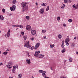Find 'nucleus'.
<instances>
[{
    "instance_id": "f257e3e1",
    "label": "nucleus",
    "mask_w": 78,
    "mask_h": 78,
    "mask_svg": "<svg viewBox=\"0 0 78 78\" xmlns=\"http://www.w3.org/2000/svg\"><path fill=\"white\" fill-rule=\"evenodd\" d=\"M21 5L23 6V8H25V9L26 11H28V5H26V3L23 2H22L21 3Z\"/></svg>"
},
{
    "instance_id": "f03ea898",
    "label": "nucleus",
    "mask_w": 78,
    "mask_h": 78,
    "mask_svg": "<svg viewBox=\"0 0 78 78\" xmlns=\"http://www.w3.org/2000/svg\"><path fill=\"white\" fill-rule=\"evenodd\" d=\"M29 44H30V42L28 41L27 44H26L24 45V47H27V48H30L31 47V45H29Z\"/></svg>"
},
{
    "instance_id": "7ed1b4c3",
    "label": "nucleus",
    "mask_w": 78,
    "mask_h": 78,
    "mask_svg": "<svg viewBox=\"0 0 78 78\" xmlns=\"http://www.w3.org/2000/svg\"><path fill=\"white\" fill-rule=\"evenodd\" d=\"M10 9L11 11H14L16 10V5H13L12 7H10Z\"/></svg>"
},
{
    "instance_id": "20e7f679",
    "label": "nucleus",
    "mask_w": 78,
    "mask_h": 78,
    "mask_svg": "<svg viewBox=\"0 0 78 78\" xmlns=\"http://www.w3.org/2000/svg\"><path fill=\"white\" fill-rule=\"evenodd\" d=\"M26 30H28V31H30L32 30L31 27L30 25H28L26 26Z\"/></svg>"
},
{
    "instance_id": "39448f33",
    "label": "nucleus",
    "mask_w": 78,
    "mask_h": 78,
    "mask_svg": "<svg viewBox=\"0 0 78 78\" xmlns=\"http://www.w3.org/2000/svg\"><path fill=\"white\" fill-rule=\"evenodd\" d=\"M31 33L32 35H35L36 34V30H31Z\"/></svg>"
},
{
    "instance_id": "423d86ee",
    "label": "nucleus",
    "mask_w": 78,
    "mask_h": 78,
    "mask_svg": "<svg viewBox=\"0 0 78 78\" xmlns=\"http://www.w3.org/2000/svg\"><path fill=\"white\" fill-rule=\"evenodd\" d=\"M39 45H40V44L39 43H37L36 45H35V50H37V48H39Z\"/></svg>"
},
{
    "instance_id": "0eeeda50",
    "label": "nucleus",
    "mask_w": 78,
    "mask_h": 78,
    "mask_svg": "<svg viewBox=\"0 0 78 78\" xmlns=\"http://www.w3.org/2000/svg\"><path fill=\"white\" fill-rule=\"evenodd\" d=\"M44 12V9H41L40 10V13L41 14H42Z\"/></svg>"
},
{
    "instance_id": "6e6552de",
    "label": "nucleus",
    "mask_w": 78,
    "mask_h": 78,
    "mask_svg": "<svg viewBox=\"0 0 78 78\" xmlns=\"http://www.w3.org/2000/svg\"><path fill=\"white\" fill-rule=\"evenodd\" d=\"M10 33H11V30H9L7 34V37H9V36H10Z\"/></svg>"
},
{
    "instance_id": "1a4fd4ad",
    "label": "nucleus",
    "mask_w": 78,
    "mask_h": 78,
    "mask_svg": "<svg viewBox=\"0 0 78 78\" xmlns=\"http://www.w3.org/2000/svg\"><path fill=\"white\" fill-rule=\"evenodd\" d=\"M26 61L27 64H31V62H30V59H28L26 60Z\"/></svg>"
},
{
    "instance_id": "9d476101",
    "label": "nucleus",
    "mask_w": 78,
    "mask_h": 78,
    "mask_svg": "<svg viewBox=\"0 0 78 78\" xmlns=\"http://www.w3.org/2000/svg\"><path fill=\"white\" fill-rule=\"evenodd\" d=\"M0 20H4V17L3 16H2V15H0Z\"/></svg>"
},
{
    "instance_id": "9b49d317",
    "label": "nucleus",
    "mask_w": 78,
    "mask_h": 78,
    "mask_svg": "<svg viewBox=\"0 0 78 78\" xmlns=\"http://www.w3.org/2000/svg\"><path fill=\"white\" fill-rule=\"evenodd\" d=\"M39 58H43V57H44V55H43L42 54H39Z\"/></svg>"
},
{
    "instance_id": "f8f14e48",
    "label": "nucleus",
    "mask_w": 78,
    "mask_h": 78,
    "mask_svg": "<svg viewBox=\"0 0 78 78\" xmlns=\"http://www.w3.org/2000/svg\"><path fill=\"white\" fill-rule=\"evenodd\" d=\"M65 42L66 44V45H67V46L69 45V44L68 43V42H67V40H65Z\"/></svg>"
},
{
    "instance_id": "ddd939ff",
    "label": "nucleus",
    "mask_w": 78,
    "mask_h": 78,
    "mask_svg": "<svg viewBox=\"0 0 78 78\" xmlns=\"http://www.w3.org/2000/svg\"><path fill=\"white\" fill-rule=\"evenodd\" d=\"M58 37L59 39H61L62 37V35L61 34L58 35Z\"/></svg>"
},
{
    "instance_id": "4468645a",
    "label": "nucleus",
    "mask_w": 78,
    "mask_h": 78,
    "mask_svg": "<svg viewBox=\"0 0 78 78\" xmlns=\"http://www.w3.org/2000/svg\"><path fill=\"white\" fill-rule=\"evenodd\" d=\"M65 45H64V43H62V44L61 45V47L62 48H64V46Z\"/></svg>"
},
{
    "instance_id": "2eb2a0df",
    "label": "nucleus",
    "mask_w": 78,
    "mask_h": 78,
    "mask_svg": "<svg viewBox=\"0 0 78 78\" xmlns=\"http://www.w3.org/2000/svg\"><path fill=\"white\" fill-rule=\"evenodd\" d=\"M39 53H40V51H36L35 52V54L36 55H39L38 54Z\"/></svg>"
},
{
    "instance_id": "dca6fc26",
    "label": "nucleus",
    "mask_w": 78,
    "mask_h": 78,
    "mask_svg": "<svg viewBox=\"0 0 78 78\" xmlns=\"http://www.w3.org/2000/svg\"><path fill=\"white\" fill-rule=\"evenodd\" d=\"M22 74H20L18 75L19 78H22Z\"/></svg>"
},
{
    "instance_id": "f3484780",
    "label": "nucleus",
    "mask_w": 78,
    "mask_h": 78,
    "mask_svg": "<svg viewBox=\"0 0 78 78\" xmlns=\"http://www.w3.org/2000/svg\"><path fill=\"white\" fill-rule=\"evenodd\" d=\"M12 2V3H13V4H16V3H17V1H16V0H14Z\"/></svg>"
},
{
    "instance_id": "a211bd4d",
    "label": "nucleus",
    "mask_w": 78,
    "mask_h": 78,
    "mask_svg": "<svg viewBox=\"0 0 78 78\" xmlns=\"http://www.w3.org/2000/svg\"><path fill=\"white\" fill-rule=\"evenodd\" d=\"M15 72H16V69H12V73H14Z\"/></svg>"
},
{
    "instance_id": "6ab92c4d",
    "label": "nucleus",
    "mask_w": 78,
    "mask_h": 78,
    "mask_svg": "<svg viewBox=\"0 0 78 78\" xmlns=\"http://www.w3.org/2000/svg\"><path fill=\"white\" fill-rule=\"evenodd\" d=\"M50 8L49 6H48L47 9H46V11H48L49 10V8Z\"/></svg>"
},
{
    "instance_id": "aec40b11",
    "label": "nucleus",
    "mask_w": 78,
    "mask_h": 78,
    "mask_svg": "<svg viewBox=\"0 0 78 78\" xmlns=\"http://www.w3.org/2000/svg\"><path fill=\"white\" fill-rule=\"evenodd\" d=\"M65 51H66V49L65 48H63L62 51V53H64Z\"/></svg>"
},
{
    "instance_id": "412c9836",
    "label": "nucleus",
    "mask_w": 78,
    "mask_h": 78,
    "mask_svg": "<svg viewBox=\"0 0 78 78\" xmlns=\"http://www.w3.org/2000/svg\"><path fill=\"white\" fill-rule=\"evenodd\" d=\"M25 8H23V9H22V12H24V11H25Z\"/></svg>"
},
{
    "instance_id": "4be33fe9",
    "label": "nucleus",
    "mask_w": 78,
    "mask_h": 78,
    "mask_svg": "<svg viewBox=\"0 0 78 78\" xmlns=\"http://www.w3.org/2000/svg\"><path fill=\"white\" fill-rule=\"evenodd\" d=\"M42 75L44 77H45L46 76V74L45 73H42Z\"/></svg>"
},
{
    "instance_id": "5701e85b",
    "label": "nucleus",
    "mask_w": 78,
    "mask_h": 78,
    "mask_svg": "<svg viewBox=\"0 0 78 78\" xmlns=\"http://www.w3.org/2000/svg\"><path fill=\"white\" fill-rule=\"evenodd\" d=\"M7 54H8V52L5 51L3 52V55H6Z\"/></svg>"
},
{
    "instance_id": "b1692460",
    "label": "nucleus",
    "mask_w": 78,
    "mask_h": 78,
    "mask_svg": "<svg viewBox=\"0 0 78 78\" xmlns=\"http://www.w3.org/2000/svg\"><path fill=\"white\" fill-rule=\"evenodd\" d=\"M35 48L34 46H32L30 48V49H31V50H33V49H34Z\"/></svg>"
},
{
    "instance_id": "393cba45",
    "label": "nucleus",
    "mask_w": 78,
    "mask_h": 78,
    "mask_svg": "<svg viewBox=\"0 0 78 78\" xmlns=\"http://www.w3.org/2000/svg\"><path fill=\"white\" fill-rule=\"evenodd\" d=\"M34 56H35L36 57H39V55H37V54H34Z\"/></svg>"
},
{
    "instance_id": "a878e982",
    "label": "nucleus",
    "mask_w": 78,
    "mask_h": 78,
    "mask_svg": "<svg viewBox=\"0 0 78 78\" xmlns=\"http://www.w3.org/2000/svg\"><path fill=\"white\" fill-rule=\"evenodd\" d=\"M65 40H66V41L67 42H69L70 41V39L69 38H67Z\"/></svg>"
},
{
    "instance_id": "bb28decb",
    "label": "nucleus",
    "mask_w": 78,
    "mask_h": 78,
    "mask_svg": "<svg viewBox=\"0 0 78 78\" xmlns=\"http://www.w3.org/2000/svg\"><path fill=\"white\" fill-rule=\"evenodd\" d=\"M26 18L27 20H29L30 19V17L29 16H26Z\"/></svg>"
},
{
    "instance_id": "cd10ccee",
    "label": "nucleus",
    "mask_w": 78,
    "mask_h": 78,
    "mask_svg": "<svg viewBox=\"0 0 78 78\" xmlns=\"http://www.w3.org/2000/svg\"><path fill=\"white\" fill-rule=\"evenodd\" d=\"M8 64H10V65H12V63L11 62H8Z\"/></svg>"
},
{
    "instance_id": "c85d7f7f",
    "label": "nucleus",
    "mask_w": 78,
    "mask_h": 78,
    "mask_svg": "<svg viewBox=\"0 0 78 78\" xmlns=\"http://www.w3.org/2000/svg\"><path fill=\"white\" fill-rule=\"evenodd\" d=\"M41 6H45L46 5H45V3H43V4H41Z\"/></svg>"
},
{
    "instance_id": "c756f323",
    "label": "nucleus",
    "mask_w": 78,
    "mask_h": 78,
    "mask_svg": "<svg viewBox=\"0 0 78 78\" xmlns=\"http://www.w3.org/2000/svg\"><path fill=\"white\" fill-rule=\"evenodd\" d=\"M50 46L51 48H53V47H54V46H55V45L54 44H50Z\"/></svg>"
},
{
    "instance_id": "7c9ffc66",
    "label": "nucleus",
    "mask_w": 78,
    "mask_h": 78,
    "mask_svg": "<svg viewBox=\"0 0 78 78\" xmlns=\"http://www.w3.org/2000/svg\"><path fill=\"white\" fill-rule=\"evenodd\" d=\"M57 20H58V21L60 20V17L59 16L57 18Z\"/></svg>"
},
{
    "instance_id": "2f4dec72",
    "label": "nucleus",
    "mask_w": 78,
    "mask_h": 78,
    "mask_svg": "<svg viewBox=\"0 0 78 78\" xmlns=\"http://www.w3.org/2000/svg\"><path fill=\"white\" fill-rule=\"evenodd\" d=\"M23 38H24V40H26L27 39V36L25 35L23 37Z\"/></svg>"
},
{
    "instance_id": "473e14b6",
    "label": "nucleus",
    "mask_w": 78,
    "mask_h": 78,
    "mask_svg": "<svg viewBox=\"0 0 78 78\" xmlns=\"http://www.w3.org/2000/svg\"><path fill=\"white\" fill-rule=\"evenodd\" d=\"M68 21L70 23L72 22V19H69L68 20Z\"/></svg>"
},
{
    "instance_id": "72a5a7b5",
    "label": "nucleus",
    "mask_w": 78,
    "mask_h": 78,
    "mask_svg": "<svg viewBox=\"0 0 78 78\" xmlns=\"http://www.w3.org/2000/svg\"><path fill=\"white\" fill-rule=\"evenodd\" d=\"M42 32L43 33H45L46 32V30H42Z\"/></svg>"
},
{
    "instance_id": "f704fd0d",
    "label": "nucleus",
    "mask_w": 78,
    "mask_h": 78,
    "mask_svg": "<svg viewBox=\"0 0 78 78\" xmlns=\"http://www.w3.org/2000/svg\"><path fill=\"white\" fill-rule=\"evenodd\" d=\"M2 11L3 13H5V9H2Z\"/></svg>"
},
{
    "instance_id": "c9c22d12",
    "label": "nucleus",
    "mask_w": 78,
    "mask_h": 78,
    "mask_svg": "<svg viewBox=\"0 0 78 78\" xmlns=\"http://www.w3.org/2000/svg\"><path fill=\"white\" fill-rule=\"evenodd\" d=\"M39 73H43V70H39Z\"/></svg>"
},
{
    "instance_id": "e433bc0d",
    "label": "nucleus",
    "mask_w": 78,
    "mask_h": 78,
    "mask_svg": "<svg viewBox=\"0 0 78 78\" xmlns=\"http://www.w3.org/2000/svg\"><path fill=\"white\" fill-rule=\"evenodd\" d=\"M69 61L70 62H72V58H69Z\"/></svg>"
},
{
    "instance_id": "4c0bfd02",
    "label": "nucleus",
    "mask_w": 78,
    "mask_h": 78,
    "mask_svg": "<svg viewBox=\"0 0 78 78\" xmlns=\"http://www.w3.org/2000/svg\"><path fill=\"white\" fill-rule=\"evenodd\" d=\"M10 64H8V65L7 66V67H8L9 68V69H10V68H11V67H10ZM8 66H9V67H8Z\"/></svg>"
},
{
    "instance_id": "58836bf2",
    "label": "nucleus",
    "mask_w": 78,
    "mask_h": 78,
    "mask_svg": "<svg viewBox=\"0 0 78 78\" xmlns=\"http://www.w3.org/2000/svg\"><path fill=\"white\" fill-rule=\"evenodd\" d=\"M16 66H14L13 67V69H16Z\"/></svg>"
},
{
    "instance_id": "ea45409f",
    "label": "nucleus",
    "mask_w": 78,
    "mask_h": 78,
    "mask_svg": "<svg viewBox=\"0 0 78 78\" xmlns=\"http://www.w3.org/2000/svg\"><path fill=\"white\" fill-rule=\"evenodd\" d=\"M64 2L66 3H67V0H64Z\"/></svg>"
},
{
    "instance_id": "a19ab883",
    "label": "nucleus",
    "mask_w": 78,
    "mask_h": 78,
    "mask_svg": "<svg viewBox=\"0 0 78 78\" xmlns=\"http://www.w3.org/2000/svg\"><path fill=\"white\" fill-rule=\"evenodd\" d=\"M27 54L28 56V57H29V56H30V53H29V52H27Z\"/></svg>"
},
{
    "instance_id": "79ce46f5",
    "label": "nucleus",
    "mask_w": 78,
    "mask_h": 78,
    "mask_svg": "<svg viewBox=\"0 0 78 78\" xmlns=\"http://www.w3.org/2000/svg\"><path fill=\"white\" fill-rule=\"evenodd\" d=\"M72 45L73 46V47H75V44L73 43L72 44Z\"/></svg>"
},
{
    "instance_id": "37998d69",
    "label": "nucleus",
    "mask_w": 78,
    "mask_h": 78,
    "mask_svg": "<svg viewBox=\"0 0 78 78\" xmlns=\"http://www.w3.org/2000/svg\"><path fill=\"white\" fill-rule=\"evenodd\" d=\"M20 28H23V26L21 25H20Z\"/></svg>"
},
{
    "instance_id": "c03bdc74",
    "label": "nucleus",
    "mask_w": 78,
    "mask_h": 78,
    "mask_svg": "<svg viewBox=\"0 0 78 78\" xmlns=\"http://www.w3.org/2000/svg\"><path fill=\"white\" fill-rule=\"evenodd\" d=\"M21 34H22V35H23L24 34V32H21Z\"/></svg>"
},
{
    "instance_id": "a18cd8bd",
    "label": "nucleus",
    "mask_w": 78,
    "mask_h": 78,
    "mask_svg": "<svg viewBox=\"0 0 78 78\" xmlns=\"http://www.w3.org/2000/svg\"><path fill=\"white\" fill-rule=\"evenodd\" d=\"M63 27H66V25L65 24V23L63 24Z\"/></svg>"
},
{
    "instance_id": "49530a36",
    "label": "nucleus",
    "mask_w": 78,
    "mask_h": 78,
    "mask_svg": "<svg viewBox=\"0 0 78 78\" xmlns=\"http://www.w3.org/2000/svg\"><path fill=\"white\" fill-rule=\"evenodd\" d=\"M3 64V63H0V66H2Z\"/></svg>"
},
{
    "instance_id": "de8ad7c7",
    "label": "nucleus",
    "mask_w": 78,
    "mask_h": 78,
    "mask_svg": "<svg viewBox=\"0 0 78 78\" xmlns=\"http://www.w3.org/2000/svg\"><path fill=\"white\" fill-rule=\"evenodd\" d=\"M46 72L45 71H43V73H46Z\"/></svg>"
},
{
    "instance_id": "09e8293b",
    "label": "nucleus",
    "mask_w": 78,
    "mask_h": 78,
    "mask_svg": "<svg viewBox=\"0 0 78 78\" xmlns=\"http://www.w3.org/2000/svg\"><path fill=\"white\" fill-rule=\"evenodd\" d=\"M73 7L74 8H76V7L75 6V5H73Z\"/></svg>"
},
{
    "instance_id": "8fccbe9b",
    "label": "nucleus",
    "mask_w": 78,
    "mask_h": 78,
    "mask_svg": "<svg viewBox=\"0 0 78 78\" xmlns=\"http://www.w3.org/2000/svg\"><path fill=\"white\" fill-rule=\"evenodd\" d=\"M31 40H32V41H34V37H32L31 38Z\"/></svg>"
},
{
    "instance_id": "3c124183",
    "label": "nucleus",
    "mask_w": 78,
    "mask_h": 78,
    "mask_svg": "<svg viewBox=\"0 0 78 78\" xmlns=\"http://www.w3.org/2000/svg\"><path fill=\"white\" fill-rule=\"evenodd\" d=\"M17 27H20V25H17Z\"/></svg>"
},
{
    "instance_id": "603ef678",
    "label": "nucleus",
    "mask_w": 78,
    "mask_h": 78,
    "mask_svg": "<svg viewBox=\"0 0 78 78\" xmlns=\"http://www.w3.org/2000/svg\"><path fill=\"white\" fill-rule=\"evenodd\" d=\"M36 5H37V6L38 5V4H37V3L36 2Z\"/></svg>"
},
{
    "instance_id": "864d4df0",
    "label": "nucleus",
    "mask_w": 78,
    "mask_h": 78,
    "mask_svg": "<svg viewBox=\"0 0 78 78\" xmlns=\"http://www.w3.org/2000/svg\"><path fill=\"white\" fill-rule=\"evenodd\" d=\"M74 39H76V37H74Z\"/></svg>"
},
{
    "instance_id": "5fc2aeb1",
    "label": "nucleus",
    "mask_w": 78,
    "mask_h": 78,
    "mask_svg": "<svg viewBox=\"0 0 78 78\" xmlns=\"http://www.w3.org/2000/svg\"><path fill=\"white\" fill-rule=\"evenodd\" d=\"M12 26L14 27H16V25H12Z\"/></svg>"
},
{
    "instance_id": "6e6d98bb",
    "label": "nucleus",
    "mask_w": 78,
    "mask_h": 78,
    "mask_svg": "<svg viewBox=\"0 0 78 78\" xmlns=\"http://www.w3.org/2000/svg\"><path fill=\"white\" fill-rule=\"evenodd\" d=\"M9 51V50L8 49L6 51Z\"/></svg>"
},
{
    "instance_id": "4d7b16f0",
    "label": "nucleus",
    "mask_w": 78,
    "mask_h": 78,
    "mask_svg": "<svg viewBox=\"0 0 78 78\" xmlns=\"http://www.w3.org/2000/svg\"><path fill=\"white\" fill-rule=\"evenodd\" d=\"M69 3H71L72 2V1H70V0H69Z\"/></svg>"
},
{
    "instance_id": "13d9d810",
    "label": "nucleus",
    "mask_w": 78,
    "mask_h": 78,
    "mask_svg": "<svg viewBox=\"0 0 78 78\" xmlns=\"http://www.w3.org/2000/svg\"><path fill=\"white\" fill-rule=\"evenodd\" d=\"M44 78H49L48 77H47V76L44 77Z\"/></svg>"
},
{
    "instance_id": "bf43d9fd",
    "label": "nucleus",
    "mask_w": 78,
    "mask_h": 78,
    "mask_svg": "<svg viewBox=\"0 0 78 78\" xmlns=\"http://www.w3.org/2000/svg\"><path fill=\"white\" fill-rule=\"evenodd\" d=\"M60 78H64V77L62 76Z\"/></svg>"
},
{
    "instance_id": "052dcab7",
    "label": "nucleus",
    "mask_w": 78,
    "mask_h": 78,
    "mask_svg": "<svg viewBox=\"0 0 78 78\" xmlns=\"http://www.w3.org/2000/svg\"><path fill=\"white\" fill-rule=\"evenodd\" d=\"M76 6H77L78 7V3H77V5H76Z\"/></svg>"
},
{
    "instance_id": "680f3d73",
    "label": "nucleus",
    "mask_w": 78,
    "mask_h": 78,
    "mask_svg": "<svg viewBox=\"0 0 78 78\" xmlns=\"http://www.w3.org/2000/svg\"><path fill=\"white\" fill-rule=\"evenodd\" d=\"M61 8L62 9H63L64 8L63 7V6H62L61 7Z\"/></svg>"
},
{
    "instance_id": "e2e57ef3",
    "label": "nucleus",
    "mask_w": 78,
    "mask_h": 78,
    "mask_svg": "<svg viewBox=\"0 0 78 78\" xmlns=\"http://www.w3.org/2000/svg\"><path fill=\"white\" fill-rule=\"evenodd\" d=\"M16 27H17V25H16Z\"/></svg>"
},
{
    "instance_id": "0e129e2a",
    "label": "nucleus",
    "mask_w": 78,
    "mask_h": 78,
    "mask_svg": "<svg viewBox=\"0 0 78 78\" xmlns=\"http://www.w3.org/2000/svg\"><path fill=\"white\" fill-rule=\"evenodd\" d=\"M76 53L77 55H78V52H76Z\"/></svg>"
},
{
    "instance_id": "69168bd1",
    "label": "nucleus",
    "mask_w": 78,
    "mask_h": 78,
    "mask_svg": "<svg viewBox=\"0 0 78 78\" xmlns=\"http://www.w3.org/2000/svg\"><path fill=\"white\" fill-rule=\"evenodd\" d=\"M16 69H18V66H17L16 67Z\"/></svg>"
},
{
    "instance_id": "338daca9",
    "label": "nucleus",
    "mask_w": 78,
    "mask_h": 78,
    "mask_svg": "<svg viewBox=\"0 0 78 78\" xmlns=\"http://www.w3.org/2000/svg\"><path fill=\"white\" fill-rule=\"evenodd\" d=\"M64 41H62V44H64Z\"/></svg>"
},
{
    "instance_id": "774afa93",
    "label": "nucleus",
    "mask_w": 78,
    "mask_h": 78,
    "mask_svg": "<svg viewBox=\"0 0 78 78\" xmlns=\"http://www.w3.org/2000/svg\"><path fill=\"white\" fill-rule=\"evenodd\" d=\"M9 78H12V77H9Z\"/></svg>"
}]
</instances>
